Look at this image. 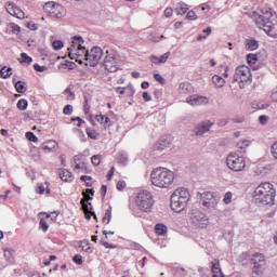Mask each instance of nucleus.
Returning a JSON list of instances; mask_svg holds the SVG:
<instances>
[{
	"label": "nucleus",
	"mask_w": 277,
	"mask_h": 277,
	"mask_svg": "<svg viewBox=\"0 0 277 277\" xmlns=\"http://www.w3.org/2000/svg\"><path fill=\"white\" fill-rule=\"evenodd\" d=\"M104 68L108 72H117L118 71V55L115 53H109L107 51V55L104 58Z\"/></svg>",
	"instance_id": "obj_13"
},
{
	"label": "nucleus",
	"mask_w": 277,
	"mask_h": 277,
	"mask_svg": "<svg viewBox=\"0 0 277 277\" xmlns=\"http://www.w3.org/2000/svg\"><path fill=\"white\" fill-rule=\"evenodd\" d=\"M74 166V170H78L79 172H85L87 170L85 162H77Z\"/></svg>",
	"instance_id": "obj_39"
},
{
	"label": "nucleus",
	"mask_w": 277,
	"mask_h": 277,
	"mask_svg": "<svg viewBox=\"0 0 277 277\" xmlns=\"http://www.w3.org/2000/svg\"><path fill=\"white\" fill-rule=\"evenodd\" d=\"M211 127H213V122L211 121L201 122L195 128V135H205V133H208V131H210Z\"/></svg>",
	"instance_id": "obj_17"
},
{
	"label": "nucleus",
	"mask_w": 277,
	"mask_h": 277,
	"mask_svg": "<svg viewBox=\"0 0 277 277\" xmlns=\"http://www.w3.org/2000/svg\"><path fill=\"white\" fill-rule=\"evenodd\" d=\"M87 135L88 137H90L91 140H97L98 138V134L96 133V130H93L92 128H87Z\"/></svg>",
	"instance_id": "obj_34"
},
{
	"label": "nucleus",
	"mask_w": 277,
	"mask_h": 277,
	"mask_svg": "<svg viewBox=\"0 0 277 277\" xmlns=\"http://www.w3.org/2000/svg\"><path fill=\"white\" fill-rule=\"evenodd\" d=\"M150 63L151 64H161L160 57L156 55L150 56Z\"/></svg>",
	"instance_id": "obj_60"
},
{
	"label": "nucleus",
	"mask_w": 277,
	"mask_h": 277,
	"mask_svg": "<svg viewBox=\"0 0 277 277\" xmlns=\"http://www.w3.org/2000/svg\"><path fill=\"white\" fill-rule=\"evenodd\" d=\"M248 146H250V141L249 140L239 141L236 144V147L238 148V150H240V153H245L246 149L248 148Z\"/></svg>",
	"instance_id": "obj_26"
},
{
	"label": "nucleus",
	"mask_w": 277,
	"mask_h": 277,
	"mask_svg": "<svg viewBox=\"0 0 277 277\" xmlns=\"http://www.w3.org/2000/svg\"><path fill=\"white\" fill-rule=\"evenodd\" d=\"M91 162L93 166H101V155H94L91 157Z\"/></svg>",
	"instance_id": "obj_43"
},
{
	"label": "nucleus",
	"mask_w": 277,
	"mask_h": 277,
	"mask_svg": "<svg viewBox=\"0 0 277 277\" xmlns=\"http://www.w3.org/2000/svg\"><path fill=\"white\" fill-rule=\"evenodd\" d=\"M269 107V104H266L264 102H253L252 108L253 109H267Z\"/></svg>",
	"instance_id": "obj_31"
},
{
	"label": "nucleus",
	"mask_w": 277,
	"mask_h": 277,
	"mask_svg": "<svg viewBox=\"0 0 277 277\" xmlns=\"http://www.w3.org/2000/svg\"><path fill=\"white\" fill-rule=\"evenodd\" d=\"M102 222L104 224H109V222H111V207L105 211Z\"/></svg>",
	"instance_id": "obj_32"
},
{
	"label": "nucleus",
	"mask_w": 277,
	"mask_h": 277,
	"mask_svg": "<svg viewBox=\"0 0 277 277\" xmlns=\"http://www.w3.org/2000/svg\"><path fill=\"white\" fill-rule=\"evenodd\" d=\"M117 159H118L119 163H122V166H126L129 158L127 157V154L119 153L117 156Z\"/></svg>",
	"instance_id": "obj_37"
},
{
	"label": "nucleus",
	"mask_w": 277,
	"mask_h": 277,
	"mask_svg": "<svg viewBox=\"0 0 277 277\" xmlns=\"http://www.w3.org/2000/svg\"><path fill=\"white\" fill-rule=\"evenodd\" d=\"M65 94H68V96H67L68 101L75 98V93L72 92V90H70V88H67L65 90Z\"/></svg>",
	"instance_id": "obj_56"
},
{
	"label": "nucleus",
	"mask_w": 277,
	"mask_h": 277,
	"mask_svg": "<svg viewBox=\"0 0 277 277\" xmlns=\"http://www.w3.org/2000/svg\"><path fill=\"white\" fill-rule=\"evenodd\" d=\"M103 127L104 129H109L111 127V119H109V117L105 116Z\"/></svg>",
	"instance_id": "obj_54"
},
{
	"label": "nucleus",
	"mask_w": 277,
	"mask_h": 277,
	"mask_svg": "<svg viewBox=\"0 0 277 277\" xmlns=\"http://www.w3.org/2000/svg\"><path fill=\"white\" fill-rule=\"evenodd\" d=\"M74 263H76V265H83V256H81V254H76L72 258Z\"/></svg>",
	"instance_id": "obj_44"
},
{
	"label": "nucleus",
	"mask_w": 277,
	"mask_h": 277,
	"mask_svg": "<svg viewBox=\"0 0 277 277\" xmlns=\"http://www.w3.org/2000/svg\"><path fill=\"white\" fill-rule=\"evenodd\" d=\"M43 11L49 14L52 18H63L66 16V9L57 2H45L43 5Z\"/></svg>",
	"instance_id": "obj_11"
},
{
	"label": "nucleus",
	"mask_w": 277,
	"mask_h": 277,
	"mask_svg": "<svg viewBox=\"0 0 277 277\" xmlns=\"http://www.w3.org/2000/svg\"><path fill=\"white\" fill-rule=\"evenodd\" d=\"M151 185L160 189H168L174 183V172L168 168L158 167L150 173Z\"/></svg>",
	"instance_id": "obj_3"
},
{
	"label": "nucleus",
	"mask_w": 277,
	"mask_h": 277,
	"mask_svg": "<svg viewBox=\"0 0 277 277\" xmlns=\"http://www.w3.org/2000/svg\"><path fill=\"white\" fill-rule=\"evenodd\" d=\"M26 138H28L29 142H38V136H36L34 132H26Z\"/></svg>",
	"instance_id": "obj_45"
},
{
	"label": "nucleus",
	"mask_w": 277,
	"mask_h": 277,
	"mask_svg": "<svg viewBox=\"0 0 277 277\" xmlns=\"http://www.w3.org/2000/svg\"><path fill=\"white\" fill-rule=\"evenodd\" d=\"M219 202L220 197L216 193L203 192L200 195L199 203L203 208V211H208V213H211V211H215L217 209Z\"/></svg>",
	"instance_id": "obj_8"
},
{
	"label": "nucleus",
	"mask_w": 277,
	"mask_h": 277,
	"mask_svg": "<svg viewBox=\"0 0 277 277\" xmlns=\"http://www.w3.org/2000/svg\"><path fill=\"white\" fill-rule=\"evenodd\" d=\"M212 82L214 83L215 88H224V84L226 83V80L222 78V76L214 75L212 77Z\"/></svg>",
	"instance_id": "obj_24"
},
{
	"label": "nucleus",
	"mask_w": 277,
	"mask_h": 277,
	"mask_svg": "<svg viewBox=\"0 0 277 277\" xmlns=\"http://www.w3.org/2000/svg\"><path fill=\"white\" fill-rule=\"evenodd\" d=\"M259 57L256 56V54H248L247 55V62L248 64H256Z\"/></svg>",
	"instance_id": "obj_42"
},
{
	"label": "nucleus",
	"mask_w": 277,
	"mask_h": 277,
	"mask_svg": "<svg viewBox=\"0 0 277 277\" xmlns=\"http://www.w3.org/2000/svg\"><path fill=\"white\" fill-rule=\"evenodd\" d=\"M9 27H11V31L12 34H14L15 36H18V34H21V26H18V24L15 23H10Z\"/></svg>",
	"instance_id": "obj_35"
},
{
	"label": "nucleus",
	"mask_w": 277,
	"mask_h": 277,
	"mask_svg": "<svg viewBox=\"0 0 277 277\" xmlns=\"http://www.w3.org/2000/svg\"><path fill=\"white\" fill-rule=\"evenodd\" d=\"M143 98H144V101H146V102L153 101V97H151L150 94H148V92H146V91L143 92Z\"/></svg>",
	"instance_id": "obj_63"
},
{
	"label": "nucleus",
	"mask_w": 277,
	"mask_h": 277,
	"mask_svg": "<svg viewBox=\"0 0 277 277\" xmlns=\"http://www.w3.org/2000/svg\"><path fill=\"white\" fill-rule=\"evenodd\" d=\"M246 49L247 51H256V49H259V41H256L255 39L247 40Z\"/></svg>",
	"instance_id": "obj_23"
},
{
	"label": "nucleus",
	"mask_w": 277,
	"mask_h": 277,
	"mask_svg": "<svg viewBox=\"0 0 277 277\" xmlns=\"http://www.w3.org/2000/svg\"><path fill=\"white\" fill-rule=\"evenodd\" d=\"M28 105H29V102H27V100H25V98H22L17 102L16 107H17V109H19V111H25V109H27Z\"/></svg>",
	"instance_id": "obj_29"
},
{
	"label": "nucleus",
	"mask_w": 277,
	"mask_h": 277,
	"mask_svg": "<svg viewBox=\"0 0 277 277\" xmlns=\"http://www.w3.org/2000/svg\"><path fill=\"white\" fill-rule=\"evenodd\" d=\"M252 19L259 29H263L271 38H276V12L274 10L265 8L259 12L254 11Z\"/></svg>",
	"instance_id": "obj_2"
},
{
	"label": "nucleus",
	"mask_w": 277,
	"mask_h": 277,
	"mask_svg": "<svg viewBox=\"0 0 277 277\" xmlns=\"http://www.w3.org/2000/svg\"><path fill=\"white\" fill-rule=\"evenodd\" d=\"M269 120V117H267V115H261L259 117V122L260 124H267V121Z\"/></svg>",
	"instance_id": "obj_53"
},
{
	"label": "nucleus",
	"mask_w": 277,
	"mask_h": 277,
	"mask_svg": "<svg viewBox=\"0 0 277 277\" xmlns=\"http://www.w3.org/2000/svg\"><path fill=\"white\" fill-rule=\"evenodd\" d=\"M126 90H127V88H123V87L116 88L117 94H124Z\"/></svg>",
	"instance_id": "obj_64"
},
{
	"label": "nucleus",
	"mask_w": 277,
	"mask_h": 277,
	"mask_svg": "<svg viewBox=\"0 0 277 277\" xmlns=\"http://www.w3.org/2000/svg\"><path fill=\"white\" fill-rule=\"evenodd\" d=\"M154 78L156 81H158V83H161V85H163V83H166V78H163V76H161L159 74H155Z\"/></svg>",
	"instance_id": "obj_51"
},
{
	"label": "nucleus",
	"mask_w": 277,
	"mask_h": 277,
	"mask_svg": "<svg viewBox=\"0 0 277 277\" xmlns=\"http://www.w3.org/2000/svg\"><path fill=\"white\" fill-rule=\"evenodd\" d=\"M15 90L16 92H18L19 94H23L24 92L27 91V87H25V82L23 81H16L15 82Z\"/></svg>",
	"instance_id": "obj_28"
},
{
	"label": "nucleus",
	"mask_w": 277,
	"mask_h": 277,
	"mask_svg": "<svg viewBox=\"0 0 277 277\" xmlns=\"http://www.w3.org/2000/svg\"><path fill=\"white\" fill-rule=\"evenodd\" d=\"M172 14H174V10H172V8H167V9L164 10V16H166L167 18H170V17L172 16Z\"/></svg>",
	"instance_id": "obj_58"
},
{
	"label": "nucleus",
	"mask_w": 277,
	"mask_h": 277,
	"mask_svg": "<svg viewBox=\"0 0 277 277\" xmlns=\"http://www.w3.org/2000/svg\"><path fill=\"white\" fill-rule=\"evenodd\" d=\"M74 163H85V156L83 154L74 157Z\"/></svg>",
	"instance_id": "obj_41"
},
{
	"label": "nucleus",
	"mask_w": 277,
	"mask_h": 277,
	"mask_svg": "<svg viewBox=\"0 0 277 277\" xmlns=\"http://www.w3.org/2000/svg\"><path fill=\"white\" fill-rule=\"evenodd\" d=\"M212 277H224L222 268H220V262H212Z\"/></svg>",
	"instance_id": "obj_22"
},
{
	"label": "nucleus",
	"mask_w": 277,
	"mask_h": 277,
	"mask_svg": "<svg viewBox=\"0 0 277 277\" xmlns=\"http://www.w3.org/2000/svg\"><path fill=\"white\" fill-rule=\"evenodd\" d=\"M82 196H83V198H85V199L81 200L82 211L84 213L93 212L92 211V203L89 202V200H92V196H94V190L93 189H87L85 192L82 193Z\"/></svg>",
	"instance_id": "obj_14"
},
{
	"label": "nucleus",
	"mask_w": 277,
	"mask_h": 277,
	"mask_svg": "<svg viewBox=\"0 0 277 277\" xmlns=\"http://www.w3.org/2000/svg\"><path fill=\"white\" fill-rule=\"evenodd\" d=\"M188 202L189 190H187V188H176L171 195V209L175 213H181V211H185Z\"/></svg>",
	"instance_id": "obj_5"
},
{
	"label": "nucleus",
	"mask_w": 277,
	"mask_h": 277,
	"mask_svg": "<svg viewBox=\"0 0 277 277\" xmlns=\"http://www.w3.org/2000/svg\"><path fill=\"white\" fill-rule=\"evenodd\" d=\"M223 202L225 205H230V202H233V193L232 192L225 193L224 198H223Z\"/></svg>",
	"instance_id": "obj_38"
},
{
	"label": "nucleus",
	"mask_w": 277,
	"mask_h": 277,
	"mask_svg": "<svg viewBox=\"0 0 277 277\" xmlns=\"http://www.w3.org/2000/svg\"><path fill=\"white\" fill-rule=\"evenodd\" d=\"M14 249H4V258L6 261L13 262L14 261Z\"/></svg>",
	"instance_id": "obj_30"
},
{
	"label": "nucleus",
	"mask_w": 277,
	"mask_h": 277,
	"mask_svg": "<svg viewBox=\"0 0 277 277\" xmlns=\"http://www.w3.org/2000/svg\"><path fill=\"white\" fill-rule=\"evenodd\" d=\"M0 75L2 79H10L12 77V68L11 67H2L0 70Z\"/></svg>",
	"instance_id": "obj_27"
},
{
	"label": "nucleus",
	"mask_w": 277,
	"mask_h": 277,
	"mask_svg": "<svg viewBox=\"0 0 277 277\" xmlns=\"http://www.w3.org/2000/svg\"><path fill=\"white\" fill-rule=\"evenodd\" d=\"M168 146H170V140H168V136H162L156 144L157 150H166Z\"/></svg>",
	"instance_id": "obj_20"
},
{
	"label": "nucleus",
	"mask_w": 277,
	"mask_h": 277,
	"mask_svg": "<svg viewBox=\"0 0 277 277\" xmlns=\"http://www.w3.org/2000/svg\"><path fill=\"white\" fill-rule=\"evenodd\" d=\"M168 57H170V52L164 53L160 56V64H166L168 62Z\"/></svg>",
	"instance_id": "obj_57"
},
{
	"label": "nucleus",
	"mask_w": 277,
	"mask_h": 277,
	"mask_svg": "<svg viewBox=\"0 0 277 277\" xmlns=\"http://www.w3.org/2000/svg\"><path fill=\"white\" fill-rule=\"evenodd\" d=\"M187 10H189V8L186 3H179L175 9V14H177V16H183V14H187Z\"/></svg>",
	"instance_id": "obj_25"
},
{
	"label": "nucleus",
	"mask_w": 277,
	"mask_h": 277,
	"mask_svg": "<svg viewBox=\"0 0 277 277\" xmlns=\"http://www.w3.org/2000/svg\"><path fill=\"white\" fill-rule=\"evenodd\" d=\"M27 27H28V29H30V31H38V24H36L34 22H28Z\"/></svg>",
	"instance_id": "obj_52"
},
{
	"label": "nucleus",
	"mask_w": 277,
	"mask_h": 277,
	"mask_svg": "<svg viewBox=\"0 0 277 277\" xmlns=\"http://www.w3.org/2000/svg\"><path fill=\"white\" fill-rule=\"evenodd\" d=\"M34 69H35L37 72H45V70H49V67H47V66H40L39 64H35V65H34Z\"/></svg>",
	"instance_id": "obj_47"
},
{
	"label": "nucleus",
	"mask_w": 277,
	"mask_h": 277,
	"mask_svg": "<svg viewBox=\"0 0 277 277\" xmlns=\"http://www.w3.org/2000/svg\"><path fill=\"white\" fill-rule=\"evenodd\" d=\"M234 83H238L239 88H246L252 83V72L250 67L246 65H240L236 68L234 74Z\"/></svg>",
	"instance_id": "obj_7"
},
{
	"label": "nucleus",
	"mask_w": 277,
	"mask_h": 277,
	"mask_svg": "<svg viewBox=\"0 0 277 277\" xmlns=\"http://www.w3.org/2000/svg\"><path fill=\"white\" fill-rule=\"evenodd\" d=\"M92 215L96 220V213L95 212H84L85 220H92Z\"/></svg>",
	"instance_id": "obj_61"
},
{
	"label": "nucleus",
	"mask_w": 277,
	"mask_h": 277,
	"mask_svg": "<svg viewBox=\"0 0 277 277\" xmlns=\"http://www.w3.org/2000/svg\"><path fill=\"white\" fill-rule=\"evenodd\" d=\"M60 179L65 183H72V173L68 169H63L60 172Z\"/></svg>",
	"instance_id": "obj_19"
},
{
	"label": "nucleus",
	"mask_w": 277,
	"mask_h": 277,
	"mask_svg": "<svg viewBox=\"0 0 277 277\" xmlns=\"http://www.w3.org/2000/svg\"><path fill=\"white\" fill-rule=\"evenodd\" d=\"M84 43L85 41L83 40V37H72L71 44L67 49L68 56L70 60L78 62V64H83V62H87V66L94 68V66H97L98 62H101V58L103 57V49H101V47H93L90 51H88L85 50V47H83Z\"/></svg>",
	"instance_id": "obj_1"
},
{
	"label": "nucleus",
	"mask_w": 277,
	"mask_h": 277,
	"mask_svg": "<svg viewBox=\"0 0 277 277\" xmlns=\"http://www.w3.org/2000/svg\"><path fill=\"white\" fill-rule=\"evenodd\" d=\"M52 47L55 51H60V50L64 49V41L55 40V41H53Z\"/></svg>",
	"instance_id": "obj_40"
},
{
	"label": "nucleus",
	"mask_w": 277,
	"mask_h": 277,
	"mask_svg": "<svg viewBox=\"0 0 277 277\" xmlns=\"http://www.w3.org/2000/svg\"><path fill=\"white\" fill-rule=\"evenodd\" d=\"M21 60L19 63L21 64H31V62H34V58H31L29 55H27V53L23 52L21 54Z\"/></svg>",
	"instance_id": "obj_33"
},
{
	"label": "nucleus",
	"mask_w": 277,
	"mask_h": 277,
	"mask_svg": "<svg viewBox=\"0 0 277 277\" xmlns=\"http://www.w3.org/2000/svg\"><path fill=\"white\" fill-rule=\"evenodd\" d=\"M271 153L274 159L277 160V141L272 145L271 147Z\"/></svg>",
	"instance_id": "obj_48"
},
{
	"label": "nucleus",
	"mask_w": 277,
	"mask_h": 277,
	"mask_svg": "<svg viewBox=\"0 0 277 277\" xmlns=\"http://www.w3.org/2000/svg\"><path fill=\"white\" fill-rule=\"evenodd\" d=\"M114 172H116V168L111 167V169L108 171L107 180L111 181L114 179Z\"/></svg>",
	"instance_id": "obj_62"
},
{
	"label": "nucleus",
	"mask_w": 277,
	"mask_h": 277,
	"mask_svg": "<svg viewBox=\"0 0 277 277\" xmlns=\"http://www.w3.org/2000/svg\"><path fill=\"white\" fill-rule=\"evenodd\" d=\"M63 114L65 116H70L72 114V105L67 104L64 108H63Z\"/></svg>",
	"instance_id": "obj_46"
},
{
	"label": "nucleus",
	"mask_w": 277,
	"mask_h": 277,
	"mask_svg": "<svg viewBox=\"0 0 277 277\" xmlns=\"http://www.w3.org/2000/svg\"><path fill=\"white\" fill-rule=\"evenodd\" d=\"M251 263L253 265L251 277H263L265 267H267V258H265V254L254 253L251 258Z\"/></svg>",
	"instance_id": "obj_10"
},
{
	"label": "nucleus",
	"mask_w": 277,
	"mask_h": 277,
	"mask_svg": "<svg viewBox=\"0 0 277 277\" xmlns=\"http://www.w3.org/2000/svg\"><path fill=\"white\" fill-rule=\"evenodd\" d=\"M226 163L234 172H241L246 168V159L237 154L228 155Z\"/></svg>",
	"instance_id": "obj_12"
},
{
	"label": "nucleus",
	"mask_w": 277,
	"mask_h": 277,
	"mask_svg": "<svg viewBox=\"0 0 277 277\" xmlns=\"http://www.w3.org/2000/svg\"><path fill=\"white\" fill-rule=\"evenodd\" d=\"M135 205L140 211H144L148 213L153 210L155 205V199L153 198V194L148 190H143L137 193L135 197Z\"/></svg>",
	"instance_id": "obj_6"
},
{
	"label": "nucleus",
	"mask_w": 277,
	"mask_h": 277,
	"mask_svg": "<svg viewBox=\"0 0 277 277\" xmlns=\"http://www.w3.org/2000/svg\"><path fill=\"white\" fill-rule=\"evenodd\" d=\"M39 228H40V230H43V233H47V230H49V223L47 222L45 219L40 220Z\"/></svg>",
	"instance_id": "obj_36"
},
{
	"label": "nucleus",
	"mask_w": 277,
	"mask_h": 277,
	"mask_svg": "<svg viewBox=\"0 0 277 277\" xmlns=\"http://www.w3.org/2000/svg\"><path fill=\"white\" fill-rule=\"evenodd\" d=\"M253 198L256 205H273L274 200H276L274 184L269 182L260 184L253 193Z\"/></svg>",
	"instance_id": "obj_4"
},
{
	"label": "nucleus",
	"mask_w": 277,
	"mask_h": 277,
	"mask_svg": "<svg viewBox=\"0 0 277 277\" xmlns=\"http://www.w3.org/2000/svg\"><path fill=\"white\" fill-rule=\"evenodd\" d=\"M186 103L192 105V107H198L200 105H207L209 103V98L202 95H190L186 98Z\"/></svg>",
	"instance_id": "obj_16"
},
{
	"label": "nucleus",
	"mask_w": 277,
	"mask_h": 277,
	"mask_svg": "<svg viewBox=\"0 0 277 277\" xmlns=\"http://www.w3.org/2000/svg\"><path fill=\"white\" fill-rule=\"evenodd\" d=\"M57 215H60V213L54 211V212H51V213L47 214V219L50 217L52 222H57Z\"/></svg>",
	"instance_id": "obj_50"
},
{
	"label": "nucleus",
	"mask_w": 277,
	"mask_h": 277,
	"mask_svg": "<svg viewBox=\"0 0 277 277\" xmlns=\"http://www.w3.org/2000/svg\"><path fill=\"white\" fill-rule=\"evenodd\" d=\"M186 18H187L188 21H196V18H198V15H196V12L189 11V12L186 14Z\"/></svg>",
	"instance_id": "obj_49"
},
{
	"label": "nucleus",
	"mask_w": 277,
	"mask_h": 277,
	"mask_svg": "<svg viewBox=\"0 0 277 277\" xmlns=\"http://www.w3.org/2000/svg\"><path fill=\"white\" fill-rule=\"evenodd\" d=\"M5 8H6L8 14H10L11 16H14L15 18H19V19L25 18V12H23L21 8L15 5L14 2H9Z\"/></svg>",
	"instance_id": "obj_15"
},
{
	"label": "nucleus",
	"mask_w": 277,
	"mask_h": 277,
	"mask_svg": "<svg viewBox=\"0 0 277 277\" xmlns=\"http://www.w3.org/2000/svg\"><path fill=\"white\" fill-rule=\"evenodd\" d=\"M95 120H96L97 122H100V124H102V127H103V124H104V122H105V115H96V116H95Z\"/></svg>",
	"instance_id": "obj_59"
},
{
	"label": "nucleus",
	"mask_w": 277,
	"mask_h": 277,
	"mask_svg": "<svg viewBox=\"0 0 277 277\" xmlns=\"http://www.w3.org/2000/svg\"><path fill=\"white\" fill-rule=\"evenodd\" d=\"M188 220L197 228H207L209 226V216L198 208H193L189 211Z\"/></svg>",
	"instance_id": "obj_9"
},
{
	"label": "nucleus",
	"mask_w": 277,
	"mask_h": 277,
	"mask_svg": "<svg viewBox=\"0 0 277 277\" xmlns=\"http://www.w3.org/2000/svg\"><path fill=\"white\" fill-rule=\"evenodd\" d=\"M40 148L44 150V153H53L57 148V142L47 141L41 144Z\"/></svg>",
	"instance_id": "obj_18"
},
{
	"label": "nucleus",
	"mask_w": 277,
	"mask_h": 277,
	"mask_svg": "<svg viewBox=\"0 0 277 277\" xmlns=\"http://www.w3.org/2000/svg\"><path fill=\"white\" fill-rule=\"evenodd\" d=\"M155 233H156V235L163 237L168 233V226H166L164 224L158 223L155 226Z\"/></svg>",
	"instance_id": "obj_21"
},
{
	"label": "nucleus",
	"mask_w": 277,
	"mask_h": 277,
	"mask_svg": "<svg viewBox=\"0 0 277 277\" xmlns=\"http://www.w3.org/2000/svg\"><path fill=\"white\" fill-rule=\"evenodd\" d=\"M127 187V182L126 181H119L117 183V189L118 192H122V189H124Z\"/></svg>",
	"instance_id": "obj_55"
}]
</instances>
